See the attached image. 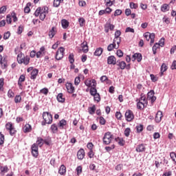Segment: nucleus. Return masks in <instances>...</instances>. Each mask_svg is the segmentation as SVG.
<instances>
[{"instance_id":"6e6552de","label":"nucleus","mask_w":176,"mask_h":176,"mask_svg":"<svg viewBox=\"0 0 176 176\" xmlns=\"http://www.w3.org/2000/svg\"><path fill=\"white\" fill-rule=\"evenodd\" d=\"M114 35V42H116L117 45H120V42H122V37H120V35H122V32H120V30H117L116 31Z\"/></svg>"},{"instance_id":"72a5a7b5","label":"nucleus","mask_w":176,"mask_h":176,"mask_svg":"<svg viewBox=\"0 0 176 176\" xmlns=\"http://www.w3.org/2000/svg\"><path fill=\"white\" fill-rule=\"evenodd\" d=\"M118 67H120V69H124L126 68V62L121 61L117 63Z\"/></svg>"},{"instance_id":"cd10ccee","label":"nucleus","mask_w":176,"mask_h":176,"mask_svg":"<svg viewBox=\"0 0 176 176\" xmlns=\"http://www.w3.org/2000/svg\"><path fill=\"white\" fill-rule=\"evenodd\" d=\"M58 173L60 175H64V174L67 173V168L65 167V166L61 165L58 170Z\"/></svg>"},{"instance_id":"dca6fc26","label":"nucleus","mask_w":176,"mask_h":176,"mask_svg":"<svg viewBox=\"0 0 176 176\" xmlns=\"http://www.w3.org/2000/svg\"><path fill=\"white\" fill-rule=\"evenodd\" d=\"M66 89H67L68 93H69L70 94H72V93H74V91H75V87L71 82L66 83Z\"/></svg>"},{"instance_id":"4468645a","label":"nucleus","mask_w":176,"mask_h":176,"mask_svg":"<svg viewBox=\"0 0 176 176\" xmlns=\"http://www.w3.org/2000/svg\"><path fill=\"white\" fill-rule=\"evenodd\" d=\"M107 64L109 65H116V58L114 56H110L107 58Z\"/></svg>"},{"instance_id":"603ef678","label":"nucleus","mask_w":176,"mask_h":176,"mask_svg":"<svg viewBox=\"0 0 176 176\" xmlns=\"http://www.w3.org/2000/svg\"><path fill=\"white\" fill-rule=\"evenodd\" d=\"M11 16H12V19H13V22H14V23H16V21H17V20H18L16 12H12L11 13Z\"/></svg>"},{"instance_id":"8fccbe9b","label":"nucleus","mask_w":176,"mask_h":176,"mask_svg":"<svg viewBox=\"0 0 176 176\" xmlns=\"http://www.w3.org/2000/svg\"><path fill=\"white\" fill-rule=\"evenodd\" d=\"M14 101H15L16 104L21 102V96L16 95L15 96Z\"/></svg>"},{"instance_id":"c03bdc74","label":"nucleus","mask_w":176,"mask_h":176,"mask_svg":"<svg viewBox=\"0 0 176 176\" xmlns=\"http://www.w3.org/2000/svg\"><path fill=\"white\" fill-rule=\"evenodd\" d=\"M13 128V124H12V122H8L6 124V130H8V131H10V130H12Z\"/></svg>"},{"instance_id":"f257e3e1","label":"nucleus","mask_w":176,"mask_h":176,"mask_svg":"<svg viewBox=\"0 0 176 176\" xmlns=\"http://www.w3.org/2000/svg\"><path fill=\"white\" fill-rule=\"evenodd\" d=\"M43 119L44 121L41 122L42 126H46V124H52L53 122V116L47 111L43 113Z\"/></svg>"},{"instance_id":"7c9ffc66","label":"nucleus","mask_w":176,"mask_h":176,"mask_svg":"<svg viewBox=\"0 0 176 176\" xmlns=\"http://www.w3.org/2000/svg\"><path fill=\"white\" fill-rule=\"evenodd\" d=\"M43 144H44V140L42 138H37V140H36V144L37 146L38 145V146L41 147L43 146Z\"/></svg>"},{"instance_id":"3c124183","label":"nucleus","mask_w":176,"mask_h":176,"mask_svg":"<svg viewBox=\"0 0 176 176\" xmlns=\"http://www.w3.org/2000/svg\"><path fill=\"white\" fill-rule=\"evenodd\" d=\"M8 10V8H6V6H3L1 8H0V14H3Z\"/></svg>"},{"instance_id":"bb28decb","label":"nucleus","mask_w":176,"mask_h":176,"mask_svg":"<svg viewBox=\"0 0 176 176\" xmlns=\"http://www.w3.org/2000/svg\"><path fill=\"white\" fill-rule=\"evenodd\" d=\"M168 67L166 65V63H163L161 66V72H160V76H163L164 75V72H166L168 69Z\"/></svg>"},{"instance_id":"7ed1b4c3","label":"nucleus","mask_w":176,"mask_h":176,"mask_svg":"<svg viewBox=\"0 0 176 176\" xmlns=\"http://www.w3.org/2000/svg\"><path fill=\"white\" fill-rule=\"evenodd\" d=\"M17 61L19 64H24L25 65H28L30 64V56H25L23 53H20L17 56Z\"/></svg>"},{"instance_id":"338daca9","label":"nucleus","mask_w":176,"mask_h":176,"mask_svg":"<svg viewBox=\"0 0 176 176\" xmlns=\"http://www.w3.org/2000/svg\"><path fill=\"white\" fill-rule=\"evenodd\" d=\"M159 46H161V47H163L164 46V38H162L158 43Z\"/></svg>"},{"instance_id":"6ab92c4d","label":"nucleus","mask_w":176,"mask_h":176,"mask_svg":"<svg viewBox=\"0 0 176 176\" xmlns=\"http://www.w3.org/2000/svg\"><path fill=\"white\" fill-rule=\"evenodd\" d=\"M9 171V168L8 167V166H0V174L1 175H5V174H6V173H8Z\"/></svg>"},{"instance_id":"473e14b6","label":"nucleus","mask_w":176,"mask_h":176,"mask_svg":"<svg viewBox=\"0 0 176 176\" xmlns=\"http://www.w3.org/2000/svg\"><path fill=\"white\" fill-rule=\"evenodd\" d=\"M88 112L89 115H94L96 113V105L94 104L91 107H89Z\"/></svg>"},{"instance_id":"0e129e2a","label":"nucleus","mask_w":176,"mask_h":176,"mask_svg":"<svg viewBox=\"0 0 176 176\" xmlns=\"http://www.w3.org/2000/svg\"><path fill=\"white\" fill-rule=\"evenodd\" d=\"M99 122L101 124L104 125V124H105L107 121L105 120V118H104V117H100Z\"/></svg>"},{"instance_id":"f03ea898","label":"nucleus","mask_w":176,"mask_h":176,"mask_svg":"<svg viewBox=\"0 0 176 176\" xmlns=\"http://www.w3.org/2000/svg\"><path fill=\"white\" fill-rule=\"evenodd\" d=\"M138 109L142 110L148 105V100L145 96H142L139 99H136Z\"/></svg>"},{"instance_id":"412c9836","label":"nucleus","mask_w":176,"mask_h":176,"mask_svg":"<svg viewBox=\"0 0 176 176\" xmlns=\"http://www.w3.org/2000/svg\"><path fill=\"white\" fill-rule=\"evenodd\" d=\"M81 47L82 49L83 53H87V52H89V46L87 45V42L84 41L82 43Z\"/></svg>"},{"instance_id":"c756f323","label":"nucleus","mask_w":176,"mask_h":176,"mask_svg":"<svg viewBox=\"0 0 176 176\" xmlns=\"http://www.w3.org/2000/svg\"><path fill=\"white\" fill-rule=\"evenodd\" d=\"M61 24H62L63 28H64L65 30V29L68 28V27L69 25V22H68V21H67V19H63L61 21Z\"/></svg>"},{"instance_id":"052dcab7","label":"nucleus","mask_w":176,"mask_h":176,"mask_svg":"<svg viewBox=\"0 0 176 176\" xmlns=\"http://www.w3.org/2000/svg\"><path fill=\"white\" fill-rule=\"evenodd\" d=\"M6 21L8 24H11L12 23V16H10V14H8L6 16Z\"/></svg>"},{"instance_id":"a18cd8bd","label":"nucleus","mask_w":176,"mask_h":176,"mask_svg":"<svg viewBox=\"0 0 176 176\" xmlns=\"http://www.w3.org/2000/svg\"><path fill=\"white\" fill-rule=\"evenodd\" d=\"M74 54H70L69 55V61L70 64H74V63H75V59L74 58Z\"/></svg>"},{"instance_id":"864d4df0","label":"nucleus","mask_w":176,"mask_h":176,"mask_svg":"<svg viewBox=\"0 0 176 176\" xmlns=\"http://www.w3.org/2000/svg\"><path fill=\"white\" fill-rule=\"evenodd\" d=\"M79 83H80V77H79V76L76 77L75 80H74L75 86L79 85Z\"/></svg>"},{"instance_id":"69168bd1","label":"nucleus","mask_w":176,"mask_h":176,"mask_svg":"<svg viewBox=\"0 0 176 176\" xmlns=\"http://www.w3.org/2000/svg\"><path fill=\"white\" fill-rule=\"evenodd\" d=\"M116 118L117 119H118V120H120V119H122V113L121 112H119V111H117L116 113Z\"/></svg>"},{"instance_id":"4be33fe9","label":"nucleus","mask_w":176,"mask_h":176,"mask_svg":"<svg viewBox=\"0 0 176 176\" xmlns=\"http://www.w3.org/2000/svg\"><path fill=\"white\" fill-rule=\"evenodd\" d=\"M115 141H116V142H118V145H120V146H124V144H126V142L122 138H116L115 139Z\"/></svg>"},{"instance_id":"de8ad7c7","label":"nucleus","mask_w":176,"mask_h":176,"mask_svg":"<svg viewBox=\"0 0 176 176\" xmlns=\"http://www.w3.org/2000/svg\"><path fill=\"white\" fill-rule=\"evenodd\" d=\"M5 142V135L0 132V145H3Z\"/></svg>"},{"instance_id":"6e6d98bb","label":"nucleus","mask_w":176,"mask_h":176,"mask_svg":"<svg viewBox=\"0 0 176 176\" xmlns=\"http://www.w3.org/2000/svg\"><path fill=\"white\" fill-rule=\"evenodd\" d=\"M112 149H115V144L111 145V146H106L105 150L107 152H111Z\"/></svg>"},{"instance_id":"774afa93","label":"nucleus","mask_w":176,"mask_h":176,"mask_svg":"<svg viewBox=\"0 0 176 176\" xmlns=\"http://www.w3.org/2000/svg\"><path fill=\"white\" fill-rule=\"evenodd\" d=\"M125 32H132L133 34H134L135 31H134V29H133L130 27H128L126 28Z\"/></svg>"},{"instance_id":"bf43d9fd","label":"nucleus","mask_w":176,"mask_h":176,"mask_svg":"<svg viewBox=\"0 0 176 176\" xmlns=\"http://www.w3.org/2000/svg\"><path fill=\"white\" fill-rule=\"evenodd\" d=\"M40 91L42 93V94H45L46 96L47 95V93H49V89L47 88H43L41 89Z\"/></svg>"},{"instance_id":"e2e57ef3","label":"nucleus","mask_w":176,"mask_h":176,"mask_svg":"<svg viewBox=\"0 0 176 176\" xmlns=\"http://www.w3.org/2000/svg\"><path fill=\"white\" fill-rule=\"evenodd\" d=\"M118 57H123V52L121 50H118L116 52Z\"/></svg>"},{"instance_id":"2eb2a0df","label":"nucleus","mask_w":176,"mask_h":176,"mask_svg":"<svg viewBox=\"0 0 176 176\" xmlns=\"http://www.w3.org/2000/svg\"><path fill=\"white\" fill-rule=\"evenodd\" d=\"M137 60L138 63H141L142 60V55L140 53H136L133 55L132 61H135Z\"/></svg>"},{"instance_id":"a211bd4d","label":"nucleus","mask_w":176,"mask_h":176,"mask_svg":"<svg viewBox=\"0 0 176 176\" xmlns=\"http://www.w3.org/2000/svg\"><path fill=\"white\" fill-rule=\"evenodd\" d=\"M77 157L79 160H83L85 157V150L83 148H81L78 151Z\"/></svg>"},{"instance_id":"79ce46f5","label":"nucleus","mask_w":176,"mask_h":176,"mask_svg":"<svg viewBox=\"0 0 176 176\" xmlns=\"http://www.w3.org/2000/svg\"><path fill=\"white\" fill-rule=\"evenodd\" d=\"M92 83H93V80H85V85L87 87H91Z\"/></svg>"},{"instance_id":"ea45409f","label":"nucleus","mask_w":176,"mask_h":176,"mask_svg":"<svg viewBox=\"0 0 176 176\" xmlns=\"http://www.w3.org/2000/svg\"><path fill=\"white\" fill-rule=\"evenodd\" d=\"M78 22L80 24V27H83V25H85V23H86V20H85V18L80 17L78 19Z\"/></svg>"},{"instance_id":"58836bf2","label":"nucleus","mask_w":176,"mask_h":176,"mask_svg":"<svg viewBox=\"0 0 176 176\" xmlns=\"http://www.w3.org/2000/svg\"><path fill=\"white\" fill-rule=\"evenodd\" d=\"M94 101H97L98 102H100L101 101V97L100 96V94H96L93 96Z\"/></svg>"},{"instance_id":"39448f33","label":"nucleus","mask_w":176,"mask_h":176,"mask_svg":"<svg viewBox=\"0 0 176 176\" xmlns=\"http://www.w3.org/2000/svg\"><path fill=\"white\" fill-rule=\"evenodd\" d=\"M144 36L145 39L148 41H150V45L152 46L153 43H155V33H149V32H146L144 34Z\"/></svg>"},{"instance_id":"680f3d73","label":"nucleus","mask_w":176,"mask_h":176,"mask_svg":"<svg viewBox=\"0 0 176 176\" xmlns=\"http://www.w3.org/2000/svg\"><path fill=\"white\" fill-rule=\"evenodd\" d=\"M8 96L10 98H12V97H14V93H13V91L10 89L8 92Z\"/></svg>"},{"instance_id":"0eeeda50","label":"nucleus","mask_w":176,"mask_h":176,"mask_svg":"<svg viewBox=\"0 0 176 176\" xmlns=\"http://www.w3.org/2000/svg\"><path fill=\"white\" fill-rule=\"evenodd\" d=\"M64 52H65V49L63 47H60L56 52L55 56L56 60H61L64 57Z\"/></svg>"},{"instance_id":"1a4fd4ad","label":"nucleus","mask_w":176,"mask_h":176,"mask_svg":"<svg viewBox=\"0 0 176 176\" xmlns=\"http://www.w3.org/2000/svg\"><path fill=\"white\" fill-rule=\"evenodd\" d=\"M125 119L127 122H131L134 119V113L131 110H126L125 112Z\"/></svg>"},{"instance_id":"37998d69","label":"nucleus","mask_w":176,"mask_h":176,"mask_svg":"<svg viewBox=\"0 0 176 176\" xmlns=\"http://www.w3.org/2000/svg\"><path fill=\"white\" fill-rule=\"evenodd\" d=\"M130 133H131V129H130V128H126L124 131V134L125 137H129Z\"/></svg>"},{"instance_id":"4c0bfd02","label":"nucleus","mask_w":176,"mask_h":176,"mask_svg":"<svg viewBox=\"0 0 176 176\" xmlns=\"http://www.w3.org/2000/svg\"><path fill=\"white\" fill-rule=\"evenodd\" d=\"M160 46L157 43H156L153 46V54H156L157 49H159Z\"/></svg>"},{"instance_id":"393cba45","label":"nucleus","mask_w":176,"mask_h":176,"mask_svg":"<svg viewBox=\"0 0 176 176\" xmlns=\"http://www.w3.org/2000/svg\"><path fill=\"white\" fill-rule=\"evenodd\" d=\"M38 72H39V71L37 69H34L32 72H31V76H30V79H36V76H38Z\"/></svg>"},{"instance_id":"c9c22d12","label":"nucleus","mask_w":176,"mask_h":176,"mask_svg":"<svg viewBox=\"0 0 176 176\" xmlns=\"http://www.w3.org/2000/svg\"><path fill=\"white\" fill-rule=\"evenodd\" d=\"M161 10L164 13L166 12H168V4H163L161 6Z\"/></svg>"},{"instance_id":"5701e85b","label":"nucleus","mask_w":176,"mask_h":176,"mask_svg":"<svg viewBox=\"0 0 176 176\" xmlns=\"http://www.w3.org/2000/svg\"><path fill=\"white\" fill-rule=\"evenodd\" d=\"M58 126L60 130H63L64 127L67 126V120L64 119L61 120L58 124Z\"/></svg>"},{"instance_id":"b1692460","label":"nucleus","mask_w":176,"mask_h":176,"mask_svg":"<svg viewBox=\"0 0 176 176\" xmlns=\"http://www.w3.org/2000/svg\"><path fill=\"white\" fill-rule=\"evenodd\" d=\"M102 52H104V49L102 47H98L94 52V56H96L97 57H100L101 54H102Z\"/></svg>"},{"instance_id":"f704fd0d","label":"nucleus","mask_w":176,"mask_h":176,"mask_svg":"<svg viewBox=\"0 0 176 176\" xmlns=\"http://www.w3.org/2000/svg\"><path fill=\"white\" fill-rule=\"evenodd\" d=\"M51 130H52V133H57V131H58V128L57 127V124H53L51 126Z\"/></svg>"},{"instance_id":"5fc2aeb1","label":"nucleus","mask_w":176,"mask_h":176,"mask_svg":"<svg viewBox=\"0 0 176 176\" xmlns=\"http://www.w3.org/2000/svg\"><path fill=\"white\" fill-rule=\"evenodd\" d=\"M129 6L131 9H137V8H138V4L131 2Z\"/></svg>"},{"instance_id":"09e8293b","label":"nucleus","mask_w":176,"mask_h":176,"mask_svg":"<svg viewBox=\"0 0 176 176\" xmlns=\"http://www.w3.org/2000/svg\"><path fill=\"white\" fill-rule=\"evenodd\" d=\"M137 133H141L144 130V125L139 124L136 126Z\"/></svg>"},{"instance_id":"a19ab883","label":"nucleus","mask_w":176,"mask_h":176,"mask_svg":"<svg viewBox=\"0 0 176 176\" xmlns=\"http://www.w3.org/2000/svg\"><path fill=\"white\" fill-rule=\"evenodd\" d=\"M89 93L91 94V96H96V94H97V89L94 88V87H91L90 90H89Z\"/></svg>"},{"instance_id":"49530a36","label":"nucleus","mask_w":176,"mask_h":176,"mask_svg":"<svg viewBox=\"0 0 176 176\" xmlns=\"http://www.w3.org/2000/svg\"><path fill=\"white\" fill-rule=\"evenodd\" d=\"M61 3V0H54L53 6L54 8H58Z\"/></svg>"},{"instance_id":"20e7f679","label":"nucleus","mask_w":176,"mask_h":176,"mask_svg":"<svg viewBox=\"0 0 176 176\" xmlns=\"http://www.w3.org/2000/svg\"><path fill=\"white\" fill-rule=\"evenodd\" d=\"M113 138V135L111 134V132L105 133L102 138L104 145H109L112 142Z\"/></svg>"},{"instance_id":"f8f14e48","label":"nucleus","mask_w":176,"mask_h":176,"mask_svg":"<svg viewBox=\"0 0 176 176\" xmlns=\"http://www.w3.org/2000/svg\"><path fill=\"white\" fill-rule=\"evenodd\" d=\"M146 150V147H145V144H138L135 148L136 152H138V153H142V152H145Z\"/></svg>"},{"instance_id":"f3484780","label":"nucleus","mask_w":176,"mask_h":176,"mask_svg":"<svg viewBox=\"0 0 176 176\" xmlns=\"http://www.w3.org/2000/svg\"><path fill=\"white\" fill-rule=\"evenodd\" d=\"M162 118H163V112L158 111L155 118L156 123H160L162 122Z\"/></svg>"},{"instance_id":"e433bc0d","label":"nucleus","mask_w":176,"mask_h":176,"mask_svg":"<svg viewBox=\"0 0 176 176\" xmlns=\"http://www.w3.org/2000/svg\"><path fill=\"white\" fill-rule=\"evenodd\" d=\"M41 12H42V8H41V7H38L34 12V15L35 16V17H38V16H40Z\"/></svg>"},{"instance_id":"9b49d317","label":"nucleus","mask_w":176,"mask_h":176,"mask_svg":"<svg viewBox=\"0 0 176 176\" xmlns=\"http://www.w3.org/2000/svg\"><path fill=\"white\" fill-rule=\"evenodd\" d=\"M147 98L151 100V104H153V102L156 101V96H155V91L153 90H151L148 92Z\"/></svg>"},{"instance_id":"9d476101","label":"nucleus","mask_w":176,"mask_h":176,"mask_svg":"<svg viewBox=\"0 0 176 176\" xmlns=\"http://www.w3.org/2000/svg\"><path fill=\"white\" fill-rule=\"evenodd\" d=\"M31 149L32 157H38V155L39 154V152L38 151V144H36V143L33 144L31 146Z\"/></svg>"},{"instance_id":"c85d7f7f","label":"nucleus","mask_w":176,"mask_h":176,"mask_svg":"<svg viewBox=\"0 0 176 176\" xmlns=\"http://www.w3.org/2000/svg\"><path fill=\"white\" fill-rule=\"evenodd\" d=\"M56 28L52 27V29L49 32V37L52 39V38L54 37V35H56Z\"/></svg>"},{"instance_id":"2f4dec72","label":"nucleus","mask_w":176,"mask_h":176,"mask_svg":"<svg viewBox=\"0 0 176 176\" xmlns=\"http://www.w3.org/2000/svg\"><path fill=\"white\" fill-rule=\"evenodd\" d=\"M58 102H65V98H64L63 97V94L62 93H60L58 94L57 97H56Z\"/></svg>"},{"instance_id":"ddd939ff","label":"nucleus","mask_w":176,"mask_h":176,"mask_svg":"<svg viewBox=\"0 0 176 176\" xmlns=\"http://www.w3.org/2000/svg\"><path fill=\"white\" fill-rule=\"evenodd\" d=\"M119 45L120 44H117V45H116V41H115V40H113V43H111L107 46L108 52H112V50H113V49H118L119 47Z\"/></svg>"},{"instance_id":"423d86ee","label":"nucleus","mask_w":176,"mask_h":176,"mask_svg":"<svg viewBox=\"0 0 176 176\" xmlns=\"http://www.w3.org/2000/svg\"><path fill=\"white\" fill-rule=\"evenodd\" d=\"M47 13H49V8H47V6H44L41 8V12H40V20H41V21H43V20H45V19H46V14H47Z\"/></svg>"},{"instance_id":"a878e982","label":"nucleus","mask_w":176,"mask_h":176,"mask_svg":"<svg viewBox=\"0 0 176 176\" xmlns=\"http://www.w3.org/2000/svg\"><path fill=\"white\" fill-rule=\"evenodd\" d=\"M32 126L30 124H26L23 127V133H31Z\"/></svg>"},{"instance_id":"aec40b11","label":"nucleus","mask_w":176,"mask_h":176,"mask_svg":"<svg viewBox=\"0 0 176 176\" xmlns=\"http://www.w3.org/2000/svg\"><path fill=\"white\" fill-rule=\"evenodd\" d=\"M25 80V76L24 75H21L19 80H18V86H19V89H21L23 87V82Z\"/></svg>"},{"instance_id":"13d9d810","label":"nucleus","mask_w":176,"mask_h":176,"mask_svg":"<svg viewBox=\"0 0 176 176\" xmlns=\"http://www.w3.org/2000/svg\"><path fill=\"white\" fill-rule=\"evenodd\" d=\"M4 80L3 78H0V90H3Z\"/></svg>"},{"instance_id":"4d7b16f0","label":"nucleus","mask_w":176,"mask_h":176,"mask_svg":"<svg viewBox=\"0 0 176 176\" xmlns=\"http://www.w3.org/2000/svg\"><path fill=\"white\" fill-rule=\"evenodd\" d=\"M8 38H10V32H7L3 34V39L6 41Z\"/></svg>"}]
</instances>
